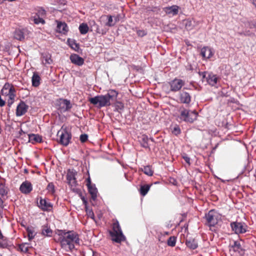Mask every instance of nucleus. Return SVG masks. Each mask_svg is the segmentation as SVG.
<instances>
[{
  "mask_svg": "<svg viewBox=\"0 0 256 256\" xmlns=\"http://www.w3.org/2000/svg\"><path fill=\"white\" fill-rule=\"evenodd\" d=\"M202 79L206 78V82L211 86H214L217 82L216 76L212 74L204 72L202 73Z\"/></svg>",
  "mask_w": 256,
  "mask_h": 256,
  "instance_id": "8",
  "label": "nucleus"
},
{
  "mask_svg": "<svg viewBox=\"0 0 256 256\" xmlns=\"http://www.w3.org/2000/svg\"><path fill=\"white\" fill-rule=\"evenodd\" d=\"M8 192V188L2 183L0 184V195L2 197L6 196Z\"/></svg>",
  "mask_w": 256,
  "mask_h": 256,
  "instance_id": "28",
  "label": "nucleus"
},
{
  "mask_svg": "<svg viewBox=\"0 0 256 256\" xmlns=\"http://www.w3.org/2000/svg\"><path fill=\"white\" fill-rule=\"evenodd\" d=\"M28 232V236L29 240H32L36 234V232H35L34 228H28L26 229Z\"/></svg>",
  "mask_w": 256,
  "mask_h": 256,
  "instance_id": "27",
  "label": "nucleus"
},
{
  "mask_svg": "<svg viewBox=\"0 0 256 256\" xmlns=\"http://www.w3.org/2000/svg\"><path fill=\"white\" fill-rule=\"evenodd\" d=\"M140 142L142 147L145 148H148V138L146 136H142Z\"/></svg>",
  "mask_w": 256,
  "mask_h": 256,
  "instance_id": "32",
  "label": "nucleus"
},
{
  "mask_svg": "<svg viewBox=\"0 0 256 256\" xmlns=\"http://www.w3.org/2000/svg\"><path fill=\"white\" fill-rule=\"evenodd\" d=\"M112 240L115 242L120 243L125 239L118 222L114 223L112 231L110 232Z\"/></svg>",
  "mask_w": 256,
  "mask_h": 256,
  "instance_id": "4",
  "label": "nucleus"
},
{
  "mask_svg": "<svg viewBox=\"0 0 256 256\" xmlns=\"http://www.w3.org/2000/svg\"><path fill=\"white\" fill-rule=\"evenodd\" d=\"M5 101L2 98L1 96H0V106H3L5 105Z\"/></svg>",
  "mask_w": 256,
  "mask_h": 256,
  "instance_id": "52",
  "label": "nucleus"
},
{
  "mask_svg": "<svg viewBox=\"0 0 256 256\" xmlns=\"http://www.w3.org/2000/svg\"><path fill=\"white\" fill-rule=\"evenodd\" d=\"M178 8H179L178 6L174 5L172 6L164 8V10L167 14L174 16L178 13Z\"/></svg>",
  "mask_w": 256,
  "mask_h": 256,
  "instance_id": "16",
  "label": "nucleus"
},
{
  "mask_svg": "<svg viewBox=\"0 0 256 256\" xmlns=\"http://www.w3.org/2000/svg\"><path fill=\"white\" fill-rule=\"evenodd\" d=\"M70 46L74 50H78L79 47L78 44L74 40H68Z\"/></svg>",
  "mask_w": 256,
  "mask_h": 256,
  "instance_id": "40",
  "label": "nucleus"
},
{
  "mask_svg": "<svg viewBox=\"0 0 256 256\" xmlns=\"http://www.w3.org/2000/svg\"><path fill=\"white\" fill-rule=\"evenodd\" d=\"M28 245L26 243L22 244L19 246V248L20 250L24 252H26L28 251Z\"/></svg>",
  "mask_w": 256,
  "mask_h": 256,
  "instance_id": "39",
  "label": "nucleus"
},
{
  "mask_svg": "<svg viewBox=\"0 0 256 256\" xmlns=\"http://www.w3.org/2000/svg\"><path fill=\"white\" fill-rule=\"evenodd\" d=\"M244 26L246 28H250L256 29V20H253L251 22H244Z\"/></svg>",
  "mask_w": 256,
  "mask_h": 256,
  "instance_id": "31",
  "label": "nucleus"
},
{
  "mask_svg": "<svg viewBox=\"0 0 256 256\" xmlns=\"http://www.w3.org/2000/svg\"><path fill=\"white\" fill-rule=\"evenodd\" d=\"M28 106L26 105L24 102H21L17 106L16 110V116H20L24 114L27 112Z\"/></svg>",
  "mask_w": 256,
  "mask_h": 256,
  "instance_id": "9",
  "label": "nucleus"
},
{
  "mask_svg": "<svg viewBox=\"0 0 256 256\" xmlns=\"http://www.w3.org/2000/svg\"><path fill=\"white\" fill-rule=\"evenodd\" d=\"M176 240L175 237L170 236L168 240V244L170 246H174L176 244Z\"/></svg>",
  "mask_w": 256,
  "mask_h": 256,
  "instance_id": "41",
  "label": "nucleus"
},
{
  "mask_svg": "<svg viewBox=\"0 0 256 256\" xmlns=\"http://www.w3.org/2000/svg\"><path fill=\"white\" fill-rule=\"evenodd\" d=\"M88 135L86 134H82L80 136V140L82 142H84L88 140Z\"/></svg>",
  "mask_w": 256,
  "mask_h": 256,
  "instance_id": "48",
  "label": "nucleus"
},
{
  "mask_svg": "<svg viewBox=\"0 0 256 256\" xmlns=\"http://www.w3.org/2000/svg\"><path fill=\"white\" fill-rule=\"evenodd\" d=\"M175 134H178L180 133V130L178 127H175L172 131Z\"/></svg>",
  "mask_w": 256,
  "mask_h": 256,
  "instance_id": "49",
  "label": "nucleus"
},
{
  "mask_svg": "<svg viewBox=\"0 0 256 256\" xmlns=\"http://www.w3.org/2000/svg\"><path fill=\"white\" fill-rule=\"evenodd\" d=\"M96 32H98V33L104 34V33H103V32H100V30H98V29L97 30V31H96Z\"/></svg>",
  "mask_w": 256,
  "mask_h": 256,
  "instance_id": "57",
  "label": "nucleus"
},
{
  "mask_svg": "<svg viewBox=\"0 0 256 256\" xmlns=\"http://www.w3.org/2000/svg\"><path fill=\"white\" fill-rule=\"evenodd\" d=\"M200 54L202 56L205 58H210L214 54L212 50L208 46H204L202 48Z\"/></svg>",
  "mask_w": 256,
  "mask_h": 256,
  "instance_id": "15",
  "label": "nucleus"
},
{
  "mask_svg": "<svg viewBox=\"0 0 256 256\" xmlns=\"http://www.w3.org/2000/svg\"><path fill=\"white\" fill-rule=\"evenodd\" d=\"M69 184L71 186L72 188H74L76 186V178L75 179H71L70 180H68Z\"/></svg>",
  "mask_w": 256,
  "mask_h": 256,
  "instance_id": "46",
  "label": "nucleus"
},
{
  "mask_svg": "<svg viewBox=\"0 0 256 256\" xmlns=\"http://www.w3.org/2000/svg\"><path fill=\"white\" fill-rule=\"evenodd\" d=\"M108 19V22L106 24V25L108 26H112L116 24L114 19L112 16L108 15L106 16Z\"/></svg>",
  "mask_w": 256,
  "mask_h": 256,
  "instance_id": "35",
  "label": "nucleus"
},
{
  "mask_svg": "<svg viewBox=\"0 0 256 256\" xmlns=\"http://www.w3.org/2000/svg\"><path fill=\"white\" fill-rule=\"evenodd\" d=\"M56 31L63 34H66L68 31V27L65 22H58Z\"/></svg>",
  "mask_w": 256,
  "mask_h": 256,
  "instance_id": "17",
  "label": "nucleus"
},
{
  "mask_svg": "<svg viewBox=\"0 0 256 256\" xmlns=\"http://www.w3.org/2000/svg\"><path fill=\"white\" fill-rule=\"evenodd\" d=\"M184 84V82L182 80L174 79L170 83L171 90L172 91H178L182 88Z\"/></svg>",
  "mask_w": 256,
  "mask_h": 256,
  "instance_id": "10",
  "label": "nucleus"
},
{
  "mask_svg": "<svg viewBox=\"0 0 256 256\" xmlns=\"http://www.w3.org/2000/svg\"><path fill=\"white\" fill-rule=\"evenodd\" d=\"M85 208L86 214L88 216L92 219H94V215L92 210L91 209L88 208V206H86Z\"/></svg>",
  "mask_w": 256,
  "mask_h": 256,
  "instance_id": "43",
  "label": "nucleus"
},
{
  "mask_svg": "<svg viewBox=\"0 0 256 256\" xmlns=\"http://www.w3.org/2000/svg\"><path fill=\"white\" fill-rule=\"evenodd\" d=\"M239 224L234 222L231 224V227L233 231L235 232L236 234H239L240 233V226H239Z\"/></svg>",
  "mask_w": 256,
  "mask_h": 256,
  "instance_id": "33",
  "label": "nucleus"
},
{
  "mask_svg": "<svg viewBox=\"0 0 256 256\" xmlns=\"http://www.w3.org/2000/svg\"><path fill=\"white\" fill-rule=\"evenodd\" d=\"M79 30L81 34H86L88 31V26L87 24L82 23L79 26Z\"/></svg>",
  "mask_w": 256,
  "mask_h": 256,
  "instance_id": "26",
  "label": "nucleus"
},
{
  "mask_svg": "<svg viewBox=\"0 0 256 256\" xmlns=\"http://www.w3.org/2000/svg\"><path fill=\"white\" fill-rule=\"evenodd\" d=\"M70 60L72 63L78 66H82L84 63V60L76 54H71Z\"/></svg>",
  "mask_w": 256,
  "mask_h": 256,
  "instance_id": "13",
  "label": "nucleus"
},
{
  "mask_svg": "<svg viewBox=\"0 0 256 256\" xmlns=\"http://www.w3.org/2000/svg\"><path fill=\"white\" fill-rule=\"evenodd\" d=\"M59 103L60 108L63 112L68 110L72 108L70 102L67 100L60 99V100Z\"/></svg>",
  "mask_w": 256,
  "mask_h": 256,
  "instance_id": "14",
  "label": "nucleus"
},
{
  "mask_svg": "<svg viewBox=\"0 0 256 256\" xmlns=\"http://www.w3.org/2000/svg\"><path fill=\"white\" fill-rule=\"evenodd\" d=\"M38 13V15H36L33 17V20L36 24H44V20L43 18H40V16L44 15L46 14L45 11L44 10H42L41 11H40Z\"/></svg>",
  "mask_w": 256,
  "mask_h": 256,
  "instance_id": "18",
  "label": "nucleus"
},
{
  "mask_svg": "<svg viewBox=\"0 0 256 256\" xmlns=\"http://www.w3.org/2000/svg\"><path fill=\"white\" fill-rule=\"evenodd\" d=\"M32 184L28 182H24L21 184L20 190L22 192L27 194L32 190Z\"/></svg>",
  "mask_w": 256,
  "mask_h": 256,
  "instance_id": "12",
  "label": "nucleus"
},
{
  "mask_svg": "<svg viewBox=\"0 0 256 256\" xmlns=\"http://www.w3.org/2000/svg\"><path fill=\"white\" fill-rule=\"evenodd\" d=\"M142 170L145 174L148 176H152L153 174V172L148 166H144Z\"/></svg>",
  "mask_w": 256,
  "mask_h": 256,
  "instance_id": "38",
  "label": "nucleus"
},
{
  "mask_svg": "<svg viewBox=\"0 0 256 256\" xmlns=\"http://www.w3.org/2000/svg\"><path fill=\"white\" fill-rule=\"evenodd\" d=\"M240 244L238 242H234V244L230 248V252L232 254H237L238 255L240 252Z\"/></svg>",
  "mask_w": 256,
  "mask_h": 256,
  "instance_id": "19",
  "label": "nucleus"
},
{
  "mask_svg": "<svg viewBox=\"0 0 256 256\" xmlns=\"http://www.w3.org/2000/svg\"><path fill=\"white\" fill-rule=\"evenodd\" d=\"M252 166L249 162H248L246 166H244L243 170L241 172V174H244V176H248L249 172L252 170Z\"/></svg>",
  "mask_w": 256,
  "mask_h": 256,
  "instance_id": "24",
  "label": "nucleus"
},
{
  "mask_svg": "<svg viewBox=\"0 0 256 256\" xmlns=\"http://www.w3.org/2000/svg\"><path fill=\"white\" fill-rule=\"evenodd\" d=\"M42 233L44 236H50L52 234V230L47 226H44Z\"/></svg>",
  "mask_w": 256,
  "mask_h": 256,
  "instance_id": "30",
  "label": "nucleus"
},
{
  "mask_svg": "<svg viewBox=\"0 0 256 256\" xmlns=\"http://www.w3.org/2000/svg\"><path fill=\"white\" fill-rule=\"evenodd\" d=\"M180 101L182 103L188 104L190 101V94L186 92H184L180 94Z\"/></svg>",
  "mask_w": 256,
  "mask_h": 256,
  "instance_id": "21",
  "label": "nucleus"
},
{
  "mask_svg": "<svg viewBox=\"0 0 256 256\" xmlns=\"http://www.w3.org/2000/svg\"><path fill=\"white\" fill-rule=\"evenodd\" d=\"M196 24L197 22L194 20H188L186 23V27L188 30H192Z\"/></svg>",
  "mask_w": 256,
  "mask_h": 256,
  "instance_id": "29",
  "label": "nucleus"
},
{
  "mask_svg": "<svg viewBox=\"0 0 256 256\" xmlns=\"http://www.w3.org/2000/svg\"><path fill=\"white\" fill-rule=\"evenodd\" d=\"M206 218L208 224L214 226L220 220L221 216L214 210H211L206 215Z\"/></svg>",
  "mask_w": 256,
  "mask_h": 256,
  "instance_id": "6",
  "label": "nucleus"
},
{
  "mask_svg": "<svg viewBox=\"0 0 256 256\" xmlns=\"http://www.w3.org/2000/svg\"><path fill=\"white\" fill-rule=\"evenodd\" d=\"M162 240V238H160V237H159V241H161L162 242H163L162 240Z\"/></svg>",
  "mask_w": 256,
  "mask_h": 256,
  "instance_id": "59",
  "label": "nucleus"
},
{
  "mask_svg": "<svg viewBox=\"0 0 256 256\" xmlns=\"http://www.w3.org/2000/svg\"><path fill=\"white\" fill-rule=\"evenodd\" d=\"M87 186H90V178H88L87 179Z\"/></svg>",
  "mask_w": 256,
  "mask_h": 256,
  "instance_id": "55",
  "label": "nucleus"
},
{
  "mask_svg": "<svg viewBox=\"0 0 256 256\" xmlns=\"http://www.w3.org/2000/svg\"><path fill=\"white\" fill-rule=\"evenodd\" d=\"M42 62L45 64H50L52 62V60L48 55H46L43 57Z\"/></svg>",
  "mask_w": 256,
  "mask_h": 256,
  "instance_id": "42",
  "label": "nucleus"
},
{
  "mask_svg": "<svg viewBox=\"0 0 256 256\" xmlns=\"http://www.w3.org/2000/svg\"><path fill=\"white\" fill-rule=\"evenodd\" d=\"M150 188V186L148 184H146L144 186H142L140 187V194L142 196H145L148 192Z\"/></svg>",
  "mask_w": 256,
  "mask_h": 256,
  "instance_id": "36",
  "label": "nucleus"
},
{
  "mask_svg": "<svg viewBox=\"0 0 256 256\" xmlns=\"http://www.w3.org/2000/svg\"><path fill=\"white\" fill-rule=\"evenodd\" d=\"M196 116L197 113L195 111L190 112L184 108L180 110V118L184 121L192 122Z\"/></svg>",
  "mask_w": 256,
  "mask_h": 256,
  "instance_id": "5",
  "label": "nucleus"
},
{
  "mask_svg": "<svg viewBox=\"0 0 256 256\" xmlns=\"http://www.w3.org/2000/svg\"><path fill=\"white\" fill-rule=\"evenodd\" d=\"M32 84L34 86H38L40 84V77L36 73H34L32 77Z\"/></svg>",
  "mask_w": 256,
  "mask_h": 256,
  "instance_id": "23",
  "label": "nucleus"
},
{
  "mask_svg": "<svg viewBox=\"0 0 256 256\" xmlns=\"http://www.w3.org/2000/svg\"><path fill=\"white\" fill-rule=\"evenodd\" d=\"M38 206L44 211H50L52 210V205L50 202H48L46 199L40 198L38 203Z\"/></svg>",
  "mask_w": 256,
  "mask_h": 256,
  "instance_id": "11",
  "label": "nucleus"
},
{
  "mask_svg": "<svg viewBox=\"0 0 256 256\" xmlns=\"http://www.w3.org/2000/svg\"><path fill=\"white\" fill-rule=\"evenodd\" d=\"M58 134L60 136V142L64 146H67L71 138L70 135L67 131L62 130L58 131Z\"/></svg>",
  "mask_w": 256,
  "mask_h": 256,
  "instance_id": "7",
  "label": "nucleus"
},
{
  "mask_svg": "<svg viewBox=\"0 0 256 256\" xmlns=\"http://www.w3.org/2000/svg\"><path fill=\"white\" fill-rule=\"evenodd\" d=\"M2 95L8 97V104H12L16 97V90L14 86L8 83L6 84L1 90Z\"/></svg>",
  "mask_w": 256,
  "mask_h": 256,
  "instance_id": "3",
  "label": "nucleus"
},
{
  "mask_svg": "<svg viewBox=\"0 0 256 256\" xmlns=\"http://www.w3.org/2000/svg\"><path fill=\"white\" fill-rule=\"evenodd\" d=\"M183 158L185 160L186 163L190 164V158L186 156H184Z\"/></svg>",
  "mask_w": 256,
  "mask_h": 256,
  "instance_id": "50",
  "label": "nucleus"
},
{
  "mask_svg": "<svg viewBox=\"0 0 256 256\" xmlns=\"http://www.w3.org/2000/svg\"><path fill=\"white\" fill-rule=\"evenodd\" d=\"M82 200L85 205V207L87 206V202L84 197L82 198Z\"/></svg>",
  "mask_w": 256,
  "mask_h": 256,
  "instance_id": "54",
  "label": "nucleus"
},
{
  "mask_svg": "<svg viewBox=\"0 0 256 256\" xmlns=\"http://www.w3.org/2000/svg\"><path fill=\"white\" fill-rule=\"evenodd\" d=\"M118 95V92L114 90H110L105 95H99L89 98V102L92 104L100 108L110 106L111 100H115Z\"/></svg>",
  "mask_w": 256,
  "mask_h": 256,
  "instance_id": "1",
  "label": "nucleus"
},
{
  "mask_svg": "<svg viewBox=\"0 0 256 256\" xmlns=\"http://www.w3.org/2000/svg\"><path fill=\"white\" fill-rule=\"evenodd\" d=\"M78 235L73 232L64 233V236L60 238L62 248L66 251H71L74 248V244H79Z\"/></svg>",
  "mask_w": 256,
  "mask_h": 256,
  "instance_id": "2",
  "label": "nucleus"
},
{
  "mask_svg": "<svg viewBox=\"0 0 256 256\" xmlns=\"http://www.w3.org/2000/svg\"><path fill=\"white\" fill-rule=\"evenodd\" d=\"M114 18V21L115 22V23L116 24L120 20V15H117L116 16H114L113 17Z\"/></svg>",
  "mask_w": 256,
  "mask_h": 256,
  "instance_id": "53",
  "label": "nucleus"
},
{
  "mask_svg": "<svg viewBox=\"0 0 256 256\" xmlns=\"http://www.w3.org/2000/svg\"><path fill=\"white\" fill-rule=\"evenodd\" d=\"M252 3L253 4L256 6V0H251Z\"/></svg>",
  "mask_w": 256,
  "mask_h": 256,
  "instance_id": "56",
  "label": "nucleus"
},
{
  "mask_svg": "<svg viewBox=\"0 0 256 256\" xmlns=\"http://www.w3.org/2000/svg\"><path fill=\"white\" fill-rule=\"evenodd\" d=\"M3 208H4V201L0 198V212L3 209Z\"/></svg>",
  "mask_w": 256,
  "mask_h": 256,
  "instance_id": "51",
  "label": "nucleus"
},
{
  "mask_svg": "<svg viewBox=\"0 0 256 256\" xmlns=\"http://www.w3.org/2000/svg\"><path fill=\"white\" fill-rule=\"evenodd\" d=\"M76 172L72 170H68V174H67V180H70L71 179H75L76 176Z\"/></svg>",
  "mask_w": 256,
  "mask_h": 256,
  "instance_id": "34",
  "label": "nucleus"
},
{
  "mask_svg": "<svg viewBox=\"0 0 256 256\" xmlns=\"http://www.w3.org/2000/svg\"><path fill=\"white\" fill-rule=\"evenodd\" d=\"M88 188L89 192L92 195V198H95L96 197L97 194V190L96 188H92L91 186H88Z\"/></svg>",
  "mask_w": 256,
  "mask_h": 256,
  "instance_id": "37",
  "label": "nucleus"
},
{
  "mask_svg": "<svg viewBox=\"0 0 256 256\" xmlns=\"http://www.w3.org/2000/svg\"><path fill=\"white\" fill-rule=\"evenodd\" d=\"M162 240V238H160V237H159V241H161L162 242H163L162 240Z\"/></svg>",
  "mask_w": 256,
  "mask_h": 256,
  "instance_id": "58",
  "label": "nucleus"
},
{
  "mask_svg": "<svg viewBox=\"0 0 256 256\" xmlns=\"http://www.w3.org/2000/svg\"><path fill=\"white\" fill-rule=\"evenodd\" d=\"M47 190L53 194L54 192V185L52 183L49 184L47 186Z\"/></svg>",
  "mask_w": 256,
  "mask_h": 256,
  "instance_id": "45",
  "label": "nucleus"
},
{
  "mask_svg": "<svg viewBox=\"0 0 256 256\" xmlns=\"http://www.w3.org/2000/svg\"><path fill=\"white\" fill-rule=\"evenodd\" d=\"M0 256H2L0 255Z\"/></svg>",
  "mask_w": 256,
  "mask_h": 256,
  "instance_id": "60",
  "label": "nucleus"
},
{
  "mask_svg": "<svg viewBox=\"0 0 256 256\" xmlns=\"http://www.w3.org/2000/svg\"><path fill=\"white\" fill-rule=\"evenodd\" d=\"M24 30H16L14 32V38L19 40H24Z\"/></svg>",
  "mask_w": 256,
  "mask_h": 256,
  "instance_id": "20",
  "label": "nucleus"
},
{
  "mask_svg": "<svg viewBox=\"0 0 256 256\" xmlns=\"http://www.w3.org/2000/svg\"><path fill=\"white\" fill-rule=\"evenodd\" d=\"M115 106L118 110H122L124 108L123 104L120 102H116L115 104Z\"/></svg>",
  "mask_w": 256,
  "mask_h": 256,
  "instance_id": "47",
  "label": "nucleus"
},
{
  "mask_svg": "<svg viewBox=\"0 0 256 256\" xmlns=\"http://www.w3.org/2000/svg\"><path fill=\"white\" fill-rule=\"evenodd\" d=\"M248 226L245 224H242L241 222V234L248 232Z\"/></svg>",
  "mask_w": 256,
  "mask_h": 256,
  "instance_id": "44",
  "label": "nucleus"
},
{
  "mask_svg": "<svg viewBox=\"0 0 256 256\" xmlns=\"http://www.w3.org/2000/svg\"><path fill=\"white\" fill-rule=\"evenodd\" d=\"M186 244L188 248L193 250L196 248L198 247V243L195 240H187L186 241Z\"/></svg>",
  "mask_w": 256,
  "mask_h": 256,
  "instance_id": "25",
  "label": "nucleus"
},
{
  "mask_svg": "<svg viewBox=\"0 0 256 256\" xmlns=\"http://www.w3.org/2000/svg\"><path fill=\"white\" fill-rule=\"evenodd\" d=\"M29 140L32 143L40 142H42V138L38 134H32L29 135Z\"/></svg>",
  "mask_w": 256,
  "mask_h": 256,
  "instance_id": "22",
  "label": "nucleus"
}]
</instances>
